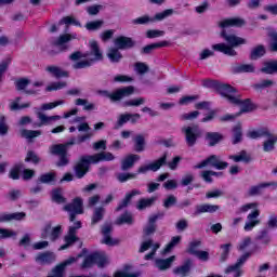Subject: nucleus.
Returning <instances> with one entry per match:
<instances>
[{"instance_id":"obj_21","label":"nucleus","mask_w":277,"mask_h":277,"mask_svg":"<svg viewBox=\"0 0 277 277\" xmlns=\"http://www.w3.org/2000/svg\"><path fill=\"white\" fill-rule=\"evenodd\" d=\"M45 72H49V75H51L52 77H55L56 79L70 77V74L68 71L62 69V67L56 65L47 66Z\"/></svg>"},{"instance_id":"obj_44","label":"nucleus","mask_w":277,"mask_h":277,"mask_svg":"<svg viewBox=\"0 0 277 277\" xmlns=\"http://www.w3.org/2000/svg\"><path fill=\"white\" fill-rule=\"evenodd\" d=\"M105 215V208L100 207V208H95L94 212H93V216H92V222L91 224H98V222H101V220H103Z\"/></svg>"},{"instance_id":"obj_40","label":"nucleus","mask_w":277,"mask_h":277,"mask_svg":"<svg viewBox=\"0 0 277 277\" xmlns=\"http://www.w3.org/2000/svg\"><path fill=\"white\" fill-rule=\"evenodd\" d=\"M21 137H24L25 140H34V137H40L42 135V131L40 130H21L19 131Z\"/></svg>"},{"instance_id":"obj_45","label":"nucleus","mask_w":277,"mask_h":277,"mask_svg":"<svg viewBox=\"0 0 277 277\" xmlns=\"http://www.w3.org/2000/svg\"><path fill=\"white\" fill-rule=\"evenodd\" d=\"M269 138L267 141L264 142L263 144V150L264 153H272V150H274L275 148V144L277 142V136H268Z\"/></svg>"},{"instance_id":"obj_10","label":"nucleus","mask_w":277,"mask_h":277,"mask_svg":"<svg viewBox=\"0 0 277 277\" xmlns=\"http://www.w3.org/2000/svg\"><path fill=\"white\" fill-rule=\"evenodd\" d=\"M50 153H51V155H56L57 157H60V160L56 163V166H58V167L68 166V162H69L68 149L66 148L65 144L52 145L50 147Z\"/></svg>"},{"instance_id":"obj_25","label":"nucleus","mask_w":277,"mask_h":277,"mask_svg":"<svg viewBox=\"0 0 277 277\" xmlns=\"http://www.w3.org/2000/svg\"><path fill=\"white\" fill-rule=\"evenodd\" d=\"M135 161H140V155L131 154L127 156L122 161H121V170L123 172H127V170H131L133 166H135Z\"/></svg>"},{"instance_id":"obj_37","label":"nucleus","mask_w":277,"mask_h":277,"mask_svg":"<svg viewBox=\"0 0 277 277\" xmlns=\"http://www.w3.org/2000/svg\"><path fill=\"white\" fill-rule=\"evenodd\" d=\"M261 72H264L265 75H274L277 72V61L265 62L261 68Z\"/></svg>"},{"instance_id":"obj_60","label":"nucleus","mask_w":277,"mask_h":277,"mask_svg":"<svg viewBox=\"0 0 277 277\" xmlns=\"http://www.w3.org/2000/svg\"><path fill=\"white\" fill-rule=\"evenodd\" d=\"M272 85H276L274 80H262L259 83H255L253 88L255 90H265V88H272Z\"/></svg>"},{"instance_id":"obj_59","label":"nucleus","mask_w":277,"mask_h":277,"mask_svg":"<svg viewBox=\"0 0 277 277\" xmlns=\"http://www.w3.org/2000/svg\"><path fill=\"white\" fill-rule=\"evenodd\" d=\"M243 133L241 132V124H237L234 129H233V144H239V142H241V137H242Z\"/></svg>"},{"instance_id":"obj_28","label":"nucleus","mask_w":277,"mask_h":277,"mask_svg":"<svg viewBox=\"0 0 277 277\" xmlns=\"http://www.w3.org/2000/svg\"><path fill=\"white\" fill-rule=\"evenodd\" d=\"M55 261V254L53 252L40 253L36 256V262L40 265H49Z\"/></svg>"},{"instance_id":"obj_36","label":"nucleus","mask_w":277,"mask_h":277,"mask_svg":"<svg viewBox=\"0 0 277 277\" xmlns=\"http://www.w3.org/2000/svg\"><path fill=\"white\" fill-rule=\"evenodd\" d=\"M163 47H168V41H161L158 43L148 44L141 50V53L143 55H149V53H153V51H155V49H161Z\"/></svg>"},{"instance_id":"obj_12","label":"nucleus","mask_w":277,"mask_h":277,"mask_svg":"<svg viewBox=\"0 0 277 277\" xmlns=\"http://www.w3.org/2000/svg\"><path fill=\"white\" fill-rule=\"evenodd\" d=\"M90 51L84 53V57H90V60L94 62H102L103 60V51H101V45L96 40L89 41Z\"/></svg>"},{"instance_id":"obj_7","label":"nucleus","mask_w":277,"mask_h":277,"mask_svg":"<svg viewBox=\"0 0 277 277\" xmlns=\"http://www.w3.org/2000/svg\"><path fill=\"white\" fill-rule=\"evenodd\" d=\"M79 228H81V221H77L75 226L69 227L67 235L64 237L65 243L58 250H68V248H71V246H75L79 241V237H77V230Z\"/></svg>"},{"instance_id":"obj_4","label":"nucleus","mask_w":277,"mask_h":277,"mask_svg":"<svg viewBox=\"0 0 277 277\" xmlns=\"http://www.w3.org/2000/svg\"><path fill=\"white\" fill-rule=\"evenodd\" d=\"M94 163L92 155H84L79 158V160L74 166V172L76 179H83L90 172V166Z\"/></svg>"},{"instance_id":"obj_57","label":"nucleus","mask_w":277,"mask_h":277,"mask_svg":"<svg viewBox=\"0 0 277 277\" xmlns=\"http://www.w3.org/2000/svg\"><path fill=\"white\" fill-rule=\"evenodd\" d=\"M116 177H117V181H119V183H127V181L136 179L137 174H135V173H117Z\"/></svg>"},{"instance_id":"obj_34","label":"nucleus","mask_w":277,"mask_h":277,"mask_svg":"<svg viewBox=\"0 0 277 277\" xmlns=\"http://www.w3.org/2000/svg\"><path fill=\"white\" fill-rule=\"evenodd\" d=\"M107 57L113 64H118L122 60V53L118 48H110L108 49Z\"/></svg>"},{"instance_id":"obj_9","label":"nucleus","mask_w":277,"mask_h":277,"mask_svg":"<svg viewBox=\"0 0 277 277\" xmlns=\"http://www.w3.org/2000/svg\"><path fill=\"white\" fill-rule=\"evenodd\" d=\"M64 211L69 213L70 222H75L76 215H81L83 213V199H81V197L75 198L72 202L64 206Z\"/></svg>"},{"instance_id":"obj_39","label":"nucleus","mask_w":277,"mask_h":277,"mask_svg":"<svg viewBox=\"0 0 277 277\" xmlns=\"http://www.w3.org/2000/svg\"><path fill=\"white\" fill-rule=\"evenodd\" d=\"M192 269V260H187L182 266L173 269V274L177 276H187Z\"/></svg>"},{"instance_id":"obj_46","label":"nucleus","mask_w":277,"mask_h":277,"mask_svg":"<svg viewBox=\"0 0 277 277\" xmlns=\"http://www.w3.org/2000/svg\"><path fill=\"white\" fill-rule=\"evenodd\" d=\"M181 236H174L171 238V241L166 246L164 253L168 254V252H172L176 246L181 243Z\"/></svg>"},{"instance_id":"obj_17","label":"nucleus","mask_w":277,"mask_h":277,"mask_svg":"<svg viewBox=\"0 0 277 277\" xmlns=\"http://www.w3.org/2000/svg\"><path fill=\"white\" fill-rule=\"evenodd\" d=\"M259 215H261V210L255 209L251 213L247 215V222L245 223L243 229L248 233L252 230L255 226L261 224V220H259Z\"/></svg>"},{"instance_id":"obj_33","label":"nucleus","mask_w":277,"mask_h":277,"mask_svg":"<svg viewBox=\"0 0 277 277\" xmlns=\"http://www.w3.org/2000/svg\"><path fill=\"white\" fill-rule=\"evenodd\" d=\"M133 222V214L131 212H124L115 221V224H117L118 226H122V224H128L129 226H131Z\"/></svg>"},{"instance_id":"obj_18","label":"nucleus","mask_w":277,"mask_h":277,"mask_svg":"<svg viewBox=\"0 0 277 277\" xmlns=\"http://www.w3.org/2000/svg\"><path fill=\"white\" fill-rule=\"evenodd\" d=\"M111 230H114V227L110 224H105L102 227V243H105L106 246H118L120 241L118 239L111 238Z\"/></svg>"},{"instance_id":"obj_31","label":"nucleus","mask_w":277,"mask_h":277,"mask_svg":"<svg viewBox=\"0 0 277 277\" xmlns=\"http://www.w3.org/2000/svg\"><path fill=\"white\" fill-rule=\"evenodd\" d=\"M176 261V256L172 255L166 260H156V267H158V269H160L161 272L166 271V269H170V267H172V263Z\"/></svg>"},{"instance_id":"obj_3","label":"nucleus","mask_w":277,"mask_h":277,"mask_svg":"<svg viewBox=\"0 0 277 277\" xmlns=\"http://www.w3.org/2000/svg\"><path fill=\"white\" fill-rule=\"evenodd\" d=\"M135 92V88L133 85L124 87L121 89H117L115 92L109 93L107 90H100L97 94L101 96H105L106 98H110L113 103L118 101H122V98H127V96H131Z\"/></svg>"},{"instance_id":"obj_53","label":"nucleus","mask_w":277,"mask_h":277,"mask_svg":"<svg viewBox=\"0 0 277 277\" xmlns=\"http://www.w3.org/2000/svg\"><path fill=\"white\" fill-rule=\"evenodd\" d=\"M67 83L66 81H58V82H52L50 83L45 90L47 92H53V91H57V90H64V88H66Z\"/></svg>"},{"instance_id":"obj_22","label":"nucleus","mask_w":277,"mask_h":277,"mask_svg":"<svg viewBox=\"0 0 277 277\" xmlns=\"http://www.w3.org/2000/svg\"><path fill=\"white\" fill-rule=\"evenodd\" d=\"M77 35H61L56 40L53 41L54 47H60L61 51H66L68 45H65L66 42H70V40H76Z\"/></svg>"},{"instance_id":"obj_38","label":"nucleus","mask_w":277,"mask_h":277,"mask_svg":"<svg viewBox=\"0 0 277 277\" xmlns=\"http://www.w3.org/2000/svg\"><path fill=\"white\" fill-rule=\"evenodd\" d=\"M276 185L277 183L271 182V183H262V184H259L258 186H251V188L249 189V196H259V194H261V190L265 189V187H272Z\"/></svg>"},{"instance_id":"obj_19","label":"nucleus","mask_w":277,"mask_h":277,"mask_svg":"<svg viewBox=\"0 0 277 277\" xmlns=\"http://www.w3.org/2000/svg\"><path fill=\"white\" fill-rule=\"evenodd\" d=\"M114 44L120 51H127V49H133L135 47V41L131 37L120 36L114 40Z\"/></svg>"},{"instance_id":"obj_23","label":"nucleus","mask_w":277,"mask_h":277,"mask_svg":"<svg viewBox=\"0 0 277 277\" xmlns=\"http://www.w3.org/2000/svg\"><path fill=\"white\" fill-rule=\"evenodd\" d=\"M243 25H246V19L240 17L227 18L219 23L222 29H226V27H243Z\"/></svg>"},{"instance_id":"obj_6","label":"nucleus","mask_w":277,"mask_h":277,"mask_svg":"<svg viewBox=\"0 0 277 277\" xmlns=\"http://www.w3.org/2000/svg\"><path fill=\"white\" fill-rule=\"evenodd\" d=\"M207 166H211L212 168H215V170H226V168H228V162L222 161L220 156L212 155L200 163L196 164L194 169L202 170V168H207Z\"/></svg>"},{"instance_id":"obj_15","label":"nucleus","mask_w":277,"mask_h":277,"mask_svg":"<svg viewBox=\"0 0 277 277\" xmlns=\"http://www.w3.org/2000/svg\"><path fill=\"white\" fill-rule=\"evenodd\" d=\"M150 248H151V251L144 256L145 261L153 260L155 254L157 253V249L161 248V245H159V242L153 243V239H149L142 242L141 248L138 249V252L144 253L147 250H150Z\"/></svg>"},{"instance_id":"obj_30","label":"nucleus","mask_w":277,"mask_h":277,"mask_svg":"<svg viewBox=\"0 0 277 277\" xmlns=\"http://www.w3.org/2000/svg\"><path fill=\"white\" fill-rule=\"evenodd\" d=\"M228 159H232V161H234L235 163H239L241 161L243 163H250V161H252V158L250 157V155H248L246 150H241L237 155H230L228 156Z\"/></svg>"},{"instance_id":"obj_49","label":"nucleus","mask_w":277,"mask_h":277,"mask_svg":"<svg viewBox=\"0 0 277 277\" xmlns=\"http://www.w3.org/2000/svg\"><path fill=\"white\" fill-rule=\"evenodd\" d=\"M157 230V224L155 222H151L150 219H148L147 224L143 228V233L146 237H149V235H154V233Z\"/></svg>"},{"instance_id":"obj_14","label":"nucleus","mask_w":277,"mask_h":277,"mask_svg":"<svg viewBox=\"0 0 277 277\" xmlns=\"http://www.w3.org/2000/svg\"><path fill=\"white\" fill-rule=\"evenodd\" d=\"M167 161H168V154H163V156L160 157L155 162H153L148 166L140 167L137 170V174H146V172H149V170L151 172H157V170H159L161 168V166H166Z\"/></svg>"},{"instance_id":"obj_51","label":"nucleus","mask_w":277,"mask_h":277,"mask_svg":"<svg viewBox=\"0 0 277 277\" xmlns=\"http://www.w3.org/2000/svg\"><path fill=\"white\" fill-rule=\"evenodd\" d=\"M144 103H146V98L145 97H138V98H133V100L126 101L123 103V106L124 107H140V105H144Z\"/></svg>"},{"instance_id":"obj_63","label":"nucleus","mask_w":277,"mask_h":277,"mask_svg":"<svg viewBox=\"0 0 277 277\" xmlns=\"http://www.w3.org/2000/svg\"><path fill=\"white\" fill-rule=\"evenodd\" d=\"M64 272H66V268L62 264H60L52 269V276L64 277Z\"/></svg>"},{"instance_id":"obj_5","label":"nucleus","mask_w":277,"mask_h":277,"mask_svg":"<svg viewBox=\"0 0 277 277\" xmlns=\"http://www.w3.org/2000/svg\"><path fill=\"white\" fill-rule=\"evenodd\" d=\"M173 14L174 10L167 9L160 13H157L155 17H150L148 15L136 17L132 19V25H148V23H155V21H164V18H168V16H172Z\"/></svg>"},{"instance_id":"obj_32","label":"nucleus","mask_w":277,"mask_h":277,"mask_svg":"<svg viewBox=\"0 0 277 277\" xmlns=\"http://www.w3.org/2000/svg\"><path fill=\"white\" fill-rule=\"evenodd\" d=\"M247 135L251 140H259V137H272V133H269V130L267 128H263L256 131H251Z\"/></svg>"},{"instance_id":"obj_16","label":"nucleus","mask_w":277,"mask_h":277,"mask_svg":"<svg viewBox=\"0 0 277 277\" xmlns=\"http://www.w3.org/2000/svg\"><path fill=\"white\" fill-rule=\"evenodd\" d=\"M37 118L39 123H35L34 127H49V124H53V122H57V120H62V116L54 115V116H47L42 111L37 113Z\"/></svg>"},{"instance_id":"obj_58","label":"nucleus","mask_w":277,"mask_h":277,"mask_svg":"<svg viewBox=\"0 0 277 277\" xmlns=\"http://www.w3.org/2000/svg\"><path fill=\"white\" fill-rule=\"evenodd\" d=\"M134 70L137 72V75H146L150 68L146 63L137 62L134 64Z\"/></svg>"},{"instance_id":"obj_2","label":"nucleus","mask_w":277,"mask_h":277,"mask_svg":"<svg viewBox=\"0 0 277 277\" xmlns=\"http://www.w3.org/2000/svg\"><path fill=\"white\" fill-rule=\"evenodd\" d=\"M94 265L100 267L107 265V255L105 252H94L87 255L80 264V269H90V267H94Z\"/></svg>"},{"instance_id":"obj_1","label":"nucleus","mask_w":277,"mask_h":277,"mask_svg":"<svg viewBox=\"0 0 277 277\" xmlns=\"http://www.w3.org/2000/svg\"><path fill=\"white\" fill-rule=\"evenodd\" d=\"M222 38L226 43H216L212 45L213 51H217L219 53H223V55H228L229 57H235L237 55V51L235 48L246 44V39L238 37L233 34H227L226 30L221 32Z\"/></svg>"},{"instance_id":"obj_20","label":"nucleus","mask_w":277,"mask_h":277,"mask_svg":"<svg viewBox=\"0 0 277 277\" xmlns=\"http://www.w3.org/2000/svg\"><path fill=\"white\" fill-rule=\"evenodd\" d=\"M142 192L140 189H132L130 193L126 194V197L121 200V202L116 208V211H122V209H127L129 205H131V200L135 198V196H141Z\"/></svg>"},{"instance_id":"obj_29","label":"nucleus","mask_w":277,"mask_h":277,"mask_svg":"<svg viewBox=\"0 0 277 277\" xmlns=\"http://www.w3.org/2000/svg\"><path fill=\"white\" fill-rule=\"evenodd\" d=\"M224 140V136L220 134V132H207L206 133V142H208L209 146H215L220 144Z\"/></svg>"},{"instance_id":"obj_42","label":"nucleus","mask_w":277,"mask_h":277,"mask_svg":"<svg viewBox=\"0 0 277 277\" xmlns=\"http://www.w3.org/2000/svg\"><path fill=\"white\" fill-rule=\"evenodd\" d=\"M146 146V141L144 138V135L138 134L134 137V150L136 153H144Z\"/></svg>"},{"instance_id":"obj_48","label":"nucleus","mask_w":277,"mask_h":277,"mask_svg":"<svg viewBox=\"0 0 277 277\" xmlns=\"http://www.w3.org/2000/svg\"><path fill=\"white\" fill-rule=\"evenodd\" d=\"M21 170H23V164H15L9 173L10 179L18 181L21 179Z\"/></svg>"},{"instance_id":"obj_27","label":"nucleus","mask_w":277,"mask_h":277,"mask_svg":"<svg viewBox=\"0 0 277 277\" xmlns=\"http://www.w3.org/2000/svg\"><path fill=\"white\" fill-rule=\"evenodd\" d=\"M93 159V164L100 163V161H114L116 159V156L109 151H102L98 154L91 155Z\"/></svg>"},{"instance_id":"obj_11","label":"nucleus","mask_w":277,"mask_h":277,"mask_svg":"<svg viewBox=\"0 0 277 277\" xmlns=\"http://www.w3.org/2000/svg\"><path fill=\"white\" fill-rule=\"evenodd\" d=\"M216 91L219 94H221V96L227 98V101H229L233 105L240 103L239 98L235 96L237 89L233 88L230 84H219L216 87Z\"/></svg>"},{"instance_id":"obj_54","label":"nucleus","mask_w":277,"mask_h":277,"mask_svg":"<svg viewBox=\"0 0 277 277\" xmlns=\"http://www.w3.org/2000/svg\"><path fill=\"white\" fill-rule=\"evenodd\" d=\"M92 64H94L91 60H82V61H78L72 65V68L75 70H81L83 68H90V66H92Z\"/></svg>"},{"instance_id":"obj_26","label":"nucleus","mask_w":277,"mask_h":277,"mask_svg":"<svg viewBox=\"0 0 277 277\" xmlns=\"http://www.w3.org/2000/svg\"><path fill=\"white\" fill-rule=\"evenodd\" d=\"M256 70V67H254V64H236L232 67V72L235 75H241L243 72H254Z\"/></svg>"},{"instance_id":"obj_56","label":"nucleus","mask_w":277,"mask_h":277,"mask_svg":"<svg viewBox=\"0 0 277 277\" xmlns=\"http://www.w3.org/2000/svg\"><path fill=\"white\" fill-rule=\"evenodd\" d=\"M265 55V47L258 45L251 52L250 58L251 60H259V57H263Z\"/></svg>"},{"instance_id":"obj_61","label":"nucleus","mask_w":277,"mask_h":277,"mask_svg":"<svg viewBox=\"0 0 277 277\" xmlns=\"http://www.w3.org/2000/svg\"><path fill=\"white\" fill-rule=\"evenodd\" d=\"M114 277H140V273H131L129 272V267H126L124 271L116 272Z\"/></svg>"},{"instance_id":"obj_24","label":"nucleus","mask_w":277,"mask_h":277,"mask_svg":"<svg viewBox=\"0 0 277 277\" xmlns=\"http://www.w3.org/2000/svg\"><path fill=\"white\" fill-rule=\"evenodd\" d=\"M215 211H220V206L203 203L196 206L194 215H201V213H215Z\"/></svg>"},{"instance_id":"obj_43","label":"nucleus","mask_w":277,"mask_h":277,"mask_svg":"<svg viewBox=\"0 0 277 277\" xmlns=\"http://www.w3.org/2000/svg\"><path fill=\"white\" fill-rule=\"evenodd\" d=\"M75 105L82 106L84 111H94L96 109V105L89 103L85 98H77Z\"/></svg>"},{"instance_id":"obj_52","label":"nucleus","mask_w":277,"mask_h":277,"mask_svg":"<svg viewBox=\"0 0 277 277\" xmlns=\"http://www.w3.org/2000/svg\"><path fill=\"white\" fill-rule=\"evenodd\" d=\"M104 23L103 19L89 22L85 24V29H88V31H97V29L103 27Z\"/></svg>"},{"instance_id":"obj_64","label":"nucleus","mask_w":277,"mask_h":277,"mask_svg":"<svg viewBox=\"0 0 277 277\" xmlns=\"http://www.w3.org/2000/svg\"><path fill=\"white\" fill-rule=\"evenodd\" d=\"M271 51L277 52V31L269 32Z\"/></svg>"},{"instance_id":"obj_8","label":"nucleus","mask_w":277,"mask_h":277,"mask_svg":"<svg viewBox=\"0 0 277 277\" xmlns=\"http://www.w3.org/2000/svg\"><path fill=\"white\" fill-rule=\"evenodd\" d=\"M182 132L185 135L187 146H196V142L202 135V130L198 126L193 127H184L182 128Z\"/></svg>"},{"instance_id":"obj_13","label":"nucleus","mask_w":277,"mask_h":277,"mask_svg":"<svg viewBox=\"0 0 277 277\" xmlns=\"http://www.w3.org/2000/svg\"><path fill=\"white\" fill-rule=\"evenodd\" d=\"M62 233H64L62 225L51 228V223H48L43 229V233L41 234V237L42 239H47V237H49L50 241H57V239L62 237Z\"/></svg>"},{"instance_id":"obj_55","label":"nucleus","mask_w":277,"mask_h":277,"mask_svg":"<svg viewBox=\"0 0 277 277\" xmlns=\"http://www.w3.org/2000/svg\"><path fill=\"white\" fill-rule=\"evenodd\" d=\"M58 25H75L76 27H81V23L72 16H65L60 22Z\"/></svg>"},{"instance_id":"obj_41","label":"nucleus","mask_w":277,"mask_h":277,"mask_svg":"<svg viewBox=\"0 0 277 277\" xmlns=\"http://www.w3.org/2000/svg\"><path fill=\"white\" fill-rule=\"evenodd\" d=\"M21 137H24L25 140H34V137H40L42 135V131L40 130H21L19 131Z\"/></svg>"},{"instance_id":"obj_62","label":"nucleus","mask_w":277,"mask_h":277,"mask_svg":"<svg viewBox=\"0 0 277 277\" xmlns=\"http://www.w3.org/2000/svg\"><path fill=\"white\" fill-rule=\"evenodd\" d=\"M53 181H55V173L53 172L44 173L39 177V182L44 184L53 183Z\"/></svg>"},{"instance_id":"obj_35","label":"nucleus","mask_w":277,"mask_h":277,"mask_svg":"<svg viewBox=\"0 0 277 277\" xmlns=\"http://www.w3.org/2000/svg\"><path fill=\"white\" fill-rule=\"evenodd\" d=\"M156 201H157V197L140 199L137 205H136V209L138 211H144V209H148L149 207L155 205Z\"/></svg>"},{"instance_id":"obj_47","label":"nucleus","mask_w":277,"mask_h":277,"mask_svg":"<svg viewBox=\"0 0 277 277\" xmlns=\"http://www.w3.org/2000/svg\"><path fill=\"white\" fill-rule=\"evenodd\" d=\"M225 274H234V277H241L243 276V271L241 269V266L229 265L225 269Z\"/></svg>"},{"instance_id":"obj_50","label":"nucleus","mask_w":277,"mask_h":277,"mask_svg":"<svg viewBox=\"0 0 277 277\" xmlns=\"http://www.w3.org/2000/svg\"><path fill=\"white\" fill-rule=\"evenodd\" d=\"M52 200L57 205H64L66 202V198L62 195V189L57 188L52 192Z\"/></svg>"}]
</instances>
